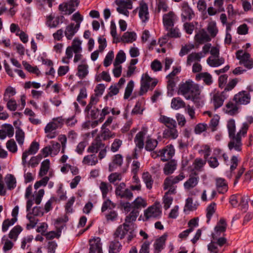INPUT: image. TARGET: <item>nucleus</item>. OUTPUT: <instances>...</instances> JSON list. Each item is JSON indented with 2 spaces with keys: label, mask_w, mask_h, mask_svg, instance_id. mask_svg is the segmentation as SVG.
Wrapping results in <instances>:
<instances>
[{
  "label": "nucleus",
  "mask_w": 253,
  "mask_h": 253,
  "mask_svg": "<svg viewBox=\"0 0 253 253\" xmlns=\"http://www.w3.org/2000/svg\"><path fill=\"white\" fill-rule=\"evenodd\" d=\"M177 93L183 95L186 99L191 100L197 106L200 105V90L198 85L192 81L189 80L185 83H181Z\"/></svg>",
  "instance_id": "1"
},
{
  "label": "nucleus",
  "mask_w": 253,
  "mask_h": 253,
  "mask_svg": "<svg viewBox=\"0 0 253 253\" xmlns=\"http://www.w3.org/2000/svg\"><path fill=\"white\" fill-rule=\"evenodd\" d=\"M107 148V147L100 139H95L88 147L87 152L95 154L99 152L98 157L99 160H102L106 155Z\"/></svg>",
  "instance_id": "2"
},
{
  "label": "nucleus",
  "mask_w": 253,
  "mask_h": 253,
  "mask_svg": "<svg viewBox=\"0 0 253 253\" xmlns=\"http://www.w3.org/2000/svg\"><path fill=\"white\" fill-rule=\"evenodd\" d=\"M152 79L147 74H143L140 82V88L138 92L139 96H142L146 93L148 89L153 90L156 86L158 81L156 80L152 81Z\"/></svg>",
  "instance_id": "3"
},
{
  "label": "nucleus",
  "mask_w": 253,
  "mask_h": 253,
  "mask_svg": "<svg viewBox=\"0 0 253 253\" xmlns=\"http://www.w3.org/2000/svg\"><path fill=\"white\" fill-rule=\"evenodd\" d=\"M126 187V184L124 182L118 184L115 189V194L117 197L130 201L133 198V193L130 189Z\"/></svg>",
  "instance_id": "4"
},
{
  "label": "nucleus",
  "mask_w": 253,
  "mask_h": 253,
  "mask_svg": "<svg viewBox=\"0 0 253 253\" xmlns=\"http://www.w3.org/2000/svg\"><path fill=\"white\" fill-rule=\"evenodd\" d=\"M242 133L239 131L236 135L232 136L230 138V141L228 144V147L230 150H234L237 152H241L242 149Z\"/></svg>",
  "instance_id": "5"
},
{
  "label": "nucleus",
  "mask_w": 253,
  "mask_h": 253,
  "mask_svg": "<svg viewBox=\"0 0 253 253\" xmlns=\"http://www.w3.org/2000/svg\"><path fill=\"white\" fill-rule=\"evenodd\" d=\"M80 3V0H70L68 2H64L59 5L58 9L65 15H70L75 11V7H77Z\"/></svg>",
  "instance_id": "6"
},
{
  "label": "nucleus",
  "mask_w": 253,
  "mask_h": 253,
  "mask_svg": "<svg viewBox=\"0 0 253 253\" xmlns=\"http://www.w3.org/2000/svg\"><path fill=\"white\" fill-rule=\"evenodd\" d=\"M161 214L162 211L159 203H155L144 211V216L146 220L151 218H159Z\"/></svg>",
  "instance_id": "7"
},
{
  "label": "nucleus",
  "mask_w": 253,
  "mask_h": 253,
  "mask_svg": "<svg viewBox=\"0 0 253 253\" xmlns=\"http://www.w3.org/2000/svg\"><path fill=\"white\" fill-rule=\"evenodd\" d=\"M181 18L182 21H190L195 17V13L192 9L190 7L187 1H183L181 4Z\"/></svg>",
  "instance_id": "8"
},
{
  "label": "nucleus",
  "mask_w": 253,
  "mask_h": 253,
  "mask_svg": "<svg viewBox=\"0 0 253 253\" xmlns=\"http://www.w3.org/2000/svg\"><path fill=\"white\" fill-rule=\"evenodd\" d=\"M161 160L167 162L170 160L175 154V149L172 144H169L159 150Z\"/></svg>",
  "instance_id": "9"
},
{
  "label": "nucleus",
  "mask_w": 253,
  "mask_h": 253,
  "mask_svg": "<svg viewBox=\"0 0 253 253\" xmlns=\"http://www.w3.org/2000/svg\"><path fill=\"white\" fill-rule=\"evenodd\" d=\"M177 20V17L173 11L165 14L163 16V22L166 30H168L169 28L173 27Z\"/></svg>",
  "instance_id": "10"
},
{
  "label": "nucleus",
  "mask_w": 253,
  "mask_h": 253,
  "mask_svg": "<svg viewBox=\"0 0 253 253\" xmlns=\"http://www.w3.org/2000/svg\"><path fill=\"white\" fill-rule=\"evenodd\" d=\"M228 96V95L225 94V91H222L220 93L217 92L213 95L212 100L215 110L222 106L224 100Z\"/></svg>",
  "instance_id": "11"
},
{
  "label": "nucleus",
  "mask_w": 253,
  "mask_h": 253,
  "mask_svg": "<svg viewBox=\"0 0 253 253\" xmlns=\"http://www.w3.org/2000/svg\"><path fill=\"white\" fill-rule=\"evenodd\" d=\"M250 95L245 91L239 92L235 95L233 98V101L239 105H246L250 101Z\"/></svg>",
  "instance_id": "12"
},
{
  "label": "nucleus",
  "mask_w": 253,
  "mask_h": 253,
  "mask_svg": "<svg viewBox=\"0 0 253 253\" xmlns=\"http://www.w3.org/2000/svg\"><path fill=\"white\" fill-rule=\"evenodd\" d=\"M185 178V175L183 172H181L179 174L175 177L169 176L167 177L164 181V189L167 190L170 186L178 183L180 181L183 180Z\"/></svg>",
  "instance_id": "13"
},
{
  "label": "nucleus",
  "mask_w": 253,
  "mask_h": 253,
  "mask_svg": "<svg viewBox=\"0 0 253 253\" xmlns=\"http://www.w3.org/2000/svg\"><path fill=\"white\" fill-rule=\"evenodd\" d=\"M199 177L196 171L192 172L188 179L184 183V188L189 190L195 187L198 183Z\"/></svg>",
  "instance_id": "14"
},
{
  "label": "nucleus",
  "mask_w": 253,
  "mask_h": 253,
  "mask_svg": "<svg viewBox=\"0 0 253 253\" xmlns=\"http://www.w3.org/2000/svg\"><path fill=\"white\" fill-rule=\"evenodd\" d=\"M227 228V223L225 219L221 218L217 222L214 227L215 233L212 234L213 239H215L217 237L219 236L221 233L225 232Z\"/></svg>",
  "instance_id": "15"
},
{
  "label": "nucleus",
  "mask_w": 253,
  "mask_h": 253,
  "mask_svg": "<svg viewBox=\"0 0 253 253\" xmlns=\"http://www.w3.org/2000/svg\"><path fill=\"white\" fill-rule=\"evenodd\" d=\"M129 227V224L126 223L119 225L114 233V238L115 239L118 238H120V239H124L128 231Z\"/></svg>",
  "instance_id": "16"
},
{
  "label": "nucleus",
  "mask_w": 253,
  "mask_h": 253,
  "mask_svg": "<svg viewBox=\"0 0 253 253\" xmlns=\"http://www.w3.org/2000/svg\"><path fill=\"white\" fill-rule=\"evenodd\" d=\"M89 246V253H95L96 252L97 253H103L99 238L90 240Z\"/></svg>",
  "instance_id": "17"
},
{
  "label": "nucleus",
  "mask_w": 253,
  "mask_h": 253,
  "mask_svg": "<svg viewBox=\"0 0 253 253\" xmlns=\"http://www.w3.org/2000/svg\"><path fill=\"white\" fill-rule=\"evenodd\" d=\"M195 40L198 43L202 44L205 42H210L211 38L206 30L204 29H202L195 36Z\"/></svg>",
  "instance_id": "18"
},
{
  "label": "nucleus",
  "mask_w": 253,
  "mask_h": 253,
  "mask_svg": "<svg viewBox=\"0 0 253 253\" xmlns=\"http://www.w3.org/2000/svg\"><path fill=\"white\" fill-rule=\"evenodd\" d=\"M215 184L216 190L218 193L224 194L228 191V184L224 178H217L215 180Z\"/></svg>",
  "instance_id": "19"
},
{
  "label": "nucleus",
  "mask_w": 253,
  "mask_h": 253,
  "mask_svg": "<svg viewBox=\"0 0 253 253\" xmlns=\"http://www.w3.org/2000/svg\"><path fill=\"white\" fill-rule=\"evenodd\" d=\"M158 121L160 123L164 124L167 128L177 127L176 121L174 119L166 116L161 115Z\"/></svg>",
  "instance_id": "20"
},
{
  "label": "nucleus",
  "mask_w": 253,
  "mask_h": 253,
  "mask_svg": "<svg viewBox=\"0 0 253 253\" xmlns=\"http://www.w3.org/2000/svg\"><path fill=\"white\" fill-rule=\"evenodd\" d=\"M167 238V235L164 234L156 239L154 244V253H160L162 250L164 249Z\"/></svg>",
  "instance_id": "21"
},
{
  "label": "nucleus",
  "mask_w": 253,
  "mask_h": 253,
  "mask_svg": "<svg viewBox=\"0 0 253 253\" xmlns=\"http://www.w3.org/2000/svg\"><path fill=\"white\" fill-rule=\"evenodd\" d=\"M177 127L166 128L163 132V137L167 139H176L178 136Z\"/></svg>",
  "instance_id": "22"
},
{
  "label": "nucleus",
  "mask_w": 253,
  "mask_h": 253,
  "mask_svg": "<svg viewBox=\"0 0 253 253\" xmlns=\"http://www.w3.org/2000/svg\"><path fill=\"white\" fill-rule=\"evenodd\" d=\"M139 16L143 22H145L148 20V7L146 3L142 2L140 4Z\"/></svg>",
  "instance_id": "23"
},
{
  "label": "nucleus",
  "mask_w": 253,
  "mask_h": 253,
  "mask_svg": "<svg viewBox=\"0 0 253 253\" xmlns=\"http://www.w3.org/2000/svg\"><path fill=\"white\" fill-rule=\"evenodd\" d=\"M145 135V131H140L136 134L134 138V141L136 147H137L139 150H141L144 147V139Z\"/></svg>",
  "instance_id": "24"
},
{
  "label": "nucleus",
  "mask_w": 253,
  "mask_h": 253,
  "mask_svg": "<svg viewBox=\"0 0 253 253\" xmlns=\"http://www.w3.org/2000/svg\"><path fill=\"white\" fill-rule=\"evenodd\" d=\"M64 18L63 16H57L55 18V20L53 21L51 24V22L54 19V16L52 15H50L47 17L46 24L50 28H55L60 23H63V20Z\"/></svg>",
  "instance_id": "25"
},
{
  "label": "nucleus",
  "mask_w": 253,
  "mask_h": 253,
  "mask_svg": "<svg viewBox=\"0 0 253 253\" xmlns=\"http://www.w3.org/2000/svg\"><path fill=\"white\" fill-rule=\"evenodd\" d=\"M98 158L95 154H91L84 157L82 163L87 166H95L98 163Z\"/></svg>",
  "instance_id": "26"
},
{
  "label": "nucleus",
  "mask_w": 253,
  "mask_h": 253,
  "mask_svg": "<svg viewBox=\"0 0 253 253\" xmlns=\"http://www.w3.org/2000/svg\"><path fill=\"white\" fill-rule=\"evenodd\" d=\"M238 105L236 102L233 103L232 101H229L226 105L227 108L226 113L230 116H234L238 113Z\"/></svg>",
  "instance_id": "27"
},
{
  "label": "nucleus",
  "mask_w": 253,
  "mask_h": 253,
  "mask_svg": "<svg viewBox=\"0 0 253 253\" xmlns=\"http://www.w3.org/2000/svg\"><path fill=\"white\" fill-rule=\"evenodd\" d=\"M123 158L121 154H116L114 156L112 160V163L109 164V169L110 171H113L114 166L121 167L123 164Z\"/></svg>",
  "instance_id": "28"
},
{
  "label": "nucleus",
  "mask_w": 253,
  "mask_h": 253,
  "mask_svg": "<svg viewBox=\"0 0 253 253\" xmlns=\"http://www.w3.org/2000/svg\"><path fill=\"white\" fill-rule=\"evenodd\" d=\"M201 79L207 85H211L212 83V77L208 72L200 73L196 76L197 81H200Z\"/></svg>",
  "instance_id": "29"
},
{
  "label": "nucleus",
  "mask_w": 253,
  "mask_h": 253,
  "mask_svg": "<svg viewBox=\"0 0 253 253\" xmlns=\"http://www.w3.org/2000/svg\"><path fill=\"white\" fill-rule=\"evenodd\" d=\"M5 183L7 189L11 190L16 186V180L14 176L11 174H7L5 177Z\"/></svg>",
  "instance_id": "30"
},
{
  "label": "nucleus",
  "mask_w": 253,
  "mask_h": 253,
  "mask_svg": "<svg viewBox=\"0 0 253 253\" xmlns=\"http://www.w3.org/2000/svg\"><path fill=\"white\" fill-rule=\"evenodd\" d=\"M176 168V163L174 160H171L165 164L164 168V172L166 175H169L173 172Z\"/></svg>",
  "instance_id": "31"
},
{
  "label": "nucleus",
  "mask_w": 253,
  "mask_h": 253,
  "mask_svg": "<svg viewBox=\"0 0 253 253\" xmlns=\"http://www.w3.org/2000/svg\"><path fill=\"white\" fill-rule=\"evenodd\" d=\"M158 144V141L156 139L148 137L145 141V149L147 151H153L157 146Z\"/></svg>",
  "instance_id": "32"
},
{
  "label": "nucleus",
  "mask_w": 253,
  "mask_h": 253,
  "mask_svg": "<svg viewBox=\"0 0 253 253\" xmlns=\"http://www.w3.org/2000/svg\"><path fill=\"white\" fill-rule=\"evenodd\" d=\"M136 34L135 32H125L121 39V41L125 43H131L136 40Z\"/></svg>",
  "instance_id": "33"
},
{
  "label": "nucleus",
  "mask_w": 253,
  "mask_h": 253,
  "mask_svg": "<svg viewBox=\"0 0 253 253\" xmlns=\"http://www.w3.org/2000/svg\"><path fill=\"white\" fill-rule=\"evenodd\" d=\"M185 107V103L180 97L172 98L171 102V107L175 110H178Z\"/></svg>",
  "instance_id": "34"
},
{
  "label": "nucleus",
  "mask_w": 253,
  "mask_h": 253,
  "mask_svg": "<svg viewBox=\"0 0 253 253\" xmlns=\"http://www.w3.org/2000/svg\"><path fill=\"white\" fill-rule=\"evenodd\" d=\"M77 31L74 28V23H71L66 26L65 35L68 40H71Z\"/></svg>",
  "instance_id": "35"
},
{
  "label": "nucleus",
  "mask_w": 253,
  "mask_h": 253,
  "mask_svg": "<svg viewBox=\"0 0 253 253\" xmlns=\"http://www.w3.org/2000/svg\"><path fill=\"white\" fill-rule=\"evenodd\" d=\"M142 179L146 184V188L151 189L154 183V180L152 177V175L148 171L144 172L142 174Z\"/></svg>",
  "instance_id": "36"
},
{
  "label": "nucleus",
  "mask_w": 253,
  "mask_h": 253,
  "mask_svg": "<svg viewBox=\"0 0 253 253\" xmlns=\"http://www.w3.org/2000/svg\"><path fill=\"white\" fill-rule=\"evenodd\" d=\"M203 57L202 53L201 52H192L191 54H189L187 57V65L188 66H190L191 63L194 61H200L201 60V58Z\"/></svg>",
  "instance_id": "37"
},
{
  "label": "nucleus",
  "mask_w": 253,
  "mask_h": 253,
  "mask_svg": "<svg viewBox=\"0 0 253 253\" xmlns=\"http://www.w3.org/2000/svg\"><path fill=\"white\" fill-rule=\"evenodd\" d=\"M206 160H203L201 158H196L193 164L194 169L192 170V172L195 171L194 170L198 171H202L204 166L206 164Z\"/></svg>",
  "instance_id": "38"
},
{
  "label": "nucleus",
  "mask_w": 253,
  "mask_h": 253,
  "mask_svg": "<svg viewBox=\"0 0 253 253\" xmlns=\"http://www.w3.org/2000/svg\"><path fill=\"white\" fill-rule=\"evenodd\" d=\"M146 206L147 203L146 201L141 197H139L136 198L132 203V209H136L137 210H139V209H141L142 208H145Z\"/></svg>",
  "instance_id": "39"
},
{
  "label": "nucleus",
  "mask_w": 253,
  "mask_h": 253,
  "mask_svg": "<svg viewBox=\"0 0 253 253\" xmlns=\"http://www.w3.org/2000/svg\"><path fill=\"white\" fill-rule=\"evenodd\" d=\"M88 65L87 64L79 65L78 67L77 75L81 79L84 78L88 73Z\"/></svg>",
  "instance_id": "40"
},
{
  "label": "nucleus",
  "mask_w": 253,
  "mask_h": 253,
  "mask_svg": "<svg viewBox=\"0 0 253 253\" xmlns=\"http://www.w3.org/2000/svg\"><path fill=\"white\" fill-rule=\"evenodd\" d=\"M122 248L120 243L116 239L112 241L109 246V253H118Z\"/></svg>",
  "instance_id": "41"
},
{
  "label": "nucleus",
  "mask_w": 253,
  "mask_h": 253,
  "mask_svg": "<svg viewBox=\"0 0 253 253\" xmlns=\"http://www.w3.org/2000/svg\"><path fill=\"white\" fill-rule=\"evenodd\" d=\"M236 57L238 59L240 60V64L242 65L245 62L250 59L251 55L248 52L243 53V50H238L236 53Z\"/></svg>",
  "instance_id": "42"
},
{
  "label": "nucleus",
  "mask_w": 253,
  "mask_h": 253,
  "mask_svg": "<svg viewBox=\"0 0 253 253\" xmlns=\"http://www.w3.org/2000/svg\"><path fill=\"white\" fill-rule=\"evenodd\" d=\"M247 122L243 124L242 126L239 131L242 133V135L244 136L247 132L250 125L253 124V117L247 116L246 118Z\"/></svg>",
  "instance_id": "43"
},
{
  "label": "nucleus",
  "mask_w": 253,
  "mask_h": 253,
  "mask_svg": "<svg viewBox=\"0 0 253 253\" xmlns=\"http://www.w3.org/2000/svg\"><path fill=\"white\" fill-rule=\"evenodd\" d=\"M99 188L101 191L103 198L106 199L109 192V189L112 190V186L111 184L102 181L100 184Z\"/></svg>",
  "instance_id": "44"
},
{
  "label": "nucleus",
  "mask_w": 253,
  "mask_h": 253,
  "mask_svg": "<svg viewBox=\"0 0 253 253\" xmlns=\"http://www.w3.org/2000/svg\"><path fill=\"white\" fill-rule=\"evenodd\" d=\"M50 165V161L48 159L44 160L42 163L41 168L39 171V175L40 176H43L47 173Z\"/></svg>",
  "instance_id": "45"
},
{
  "label": "nucleus",
  "mask_w": 253,
  "mask_h": 253,
  "mask_svg": "<svg viewBox=\"0 0 253 253\" xmlns=\"http://www.w3.org/2000/svg\"><path fill=\"white\" fill-rule=\"evenodd\" d=\"M240 201L238 206L240 207L241 211L245 212L248 209L250 199L248 196L245 195H240Z\"/></svg>",
  "instance_id": "46"
},
{
  "label": "nucleus",
  "mask_w": 253,
  "mask_h": 253,
  "mask_svg": "<svg viewBox=\"0 0 253 253\" xmlns=\"http://www.w3.org/2000/svg\"><path fill=\"white\" fill-rule=\"evenodd\" d=\"M23 229L19 225L14 226L10 231L8 237L11 239L16 240L19 234L22 232Z\"/></svg>",
  "instance_id": "47"
},
{
  "label": "nucleus",
  "mask_w": 253,
  "mask_h": 253,
  "mask_svg": "<svg viewBox=\"0 0 253 253\" xmlns=\"http://www.w3.org/2000/svg\"><path fill=\"white\" fill-rule=\"evenodd\" d=\"M15 138L19 145L22 146L23 144L25 138V133L20 127L16 128Z\"/></svg>",
  "instance_id": "48"
},
{
  "label": "nucleus",
  "mask_w": 253,
  "mask_h": 253,
  "mask_svg": "<svg viewBox=\"0 0 253 253\" xmlns=\"http://www.w3.org/2000/svg\"><path fill=\"white\" fill-rule=\"evenodd\" d=\"M227 127L228 128L229 137H231L232 136L236 135V126L235 122L233 119H230L228 120L227 124Z\"/></svg>",
  "instance_id": "49"
},
{
  "label": "nucleus",
  "mask_w": 253,
  "mask_h": 253,
  "mask_svg": "<svg viewBox=\"0 0 253 253\" xmlns=\"http://www.w3.org/2000/svg\"><path fill=\"white\" fill-rule=\"evenodd\" d=\"M207 31L211 38H214L218 31L215 22H210L208 25Z\"/></svg>",
  "instance_id": "50"
},
{
  "label": "nucleus",
  "mask_w": 253,
  "mask_h": 253,
  "mask_svg": "<svg viewBox=\"0 0 253 253\" xmlns=\"http://www.w3.org/2000/svg\"><path fill=\"white\" fill-rule=\"evenodd\" d=\"M139 210L132 209L130 213L126 216L125 223H130L131 221H135L139 215Z\"/></svg>",
  "instance_id": "51"
},
{
  "label": "nucleus",
  "mask_w": 253,
  "mask_h": 253,
  "mask_svg": "<svg viewBox=\"0 0 253 253\" xmlns=\"http://www.w3.org/2000/svg\"><path fill=\"white\" fill-rule=\"evenodd\" d=\"M144 102V99L142 98L138 100L135 104L134 107L131 111L132 114H142L144 109L142 108V104Z\"/></svg>",
  "instance_id": "52"
},
{
  "label": "nucleus",
  "mask_w": 253,
  "mask_h": 253,
  "mask_svg": "<svg viewBox=\"0 0 253 253\" xmlns=\"http://www.w3.org/2000/svg\"><path fill=\"white\" fill-rule=\"evenodd\" d=\"M126 54L123 50H120L117 53L116 58L114 63V65L117 66V65L123 63L126 60Z\"/></svg>",
  "instance_id": "53"
},
{
  "label": "nucleus",
  "mask_w": 253,
  "mask_h": 253,
  "mask_svg": "<svg viewBox=\"0 0 253 253\" xmlns=\"http://www.w3.org/2000/svg\"><path fill=\"white\" fill-rule=\"evenodd\" d=\"M215 203H211L207 208V214L206 217L207 218V222L209 223L211 220V219L215 211Z\"/></svg>",
  "instance_id": "54"
},
{
  "label": "nucleus",
  "mask_w": 253,
  "mask_h": 253,
  "mask_svg": "<svg viewBox=\"0 0 253 253\" xmlns=\"http://www.w3.org/2000/svg\"><path fill=\"white\" fill-rule=\"evenodd\" d=\"M81 42L77 38L74 39L72 45L69 46L71 47L74 53H80L82 51Z\"/></svg>",
  "instance_id": "55"
},
{
  "label": "nucleus",
  "mask_w": 253,
  "mask_h": 253,
  "mask_svg": "<svg viewBox=\"0 0 253 253\" xmlns=\"http://www.w3.org/2000/svg\"><path fill=\"white\" fill-rule=\"evenodd\" d=\"M157 9L158 13L160 12L161 10L166 12L168 10V6L165 0H156Z\"/></svg>",
  "instance_id": "56"
},
{
  "label": "nucleus",
  "mask_w": 253,
  "mask_h": 253,
  "mask_svg": "<svg viewBox=\"0 0 253 253\" xmlns=\"http://www.w3.org/2000/svg\"><path fill=\"white\" fill-rule=\"evenodd\" d=\"M22 64L25 69L28 72L36 74L37 76L39 75L40 72L37 66L33 67L25 61L22 62Z\"/></svg>",
  "instance_id": "57"
},
{
  "label": "nucleus",
  "mask_w": 253,
  "mask_h": 253,
  "mask_svg": "<svg viewBox=\"0 0 253 253\" xmlns=\"http://www.w3.org/2000/svg\"><path fill=\"white\" fill-rule=\"evenodd\" d=\"M116 207V204L113 203L110 199H106L103 203L101 207V212H104L107 209L112 210Z\"/></svg>",
  "instance_id": "58"
},
{
  "label": "nucleus",
  "mask_w": 253,
  "mask_h": 253,
  "mask_svg": "<svg viewBox=\"0 0 253 253\" xmlns=\"http://www.w3.org/2000/svg\"><path fill=\"white\" fill-rule=\"evenodd\" d=\"M134 87V82L132 80L130 81L127 84L125 89L124 98L125 99H128L131 95Z\"/></svg>",
  "instance_id": "59"
},
{
  "label": "nucleus",
  "mask_w": 253,
  "mask_h": 253,
  "mask_svg": "<svg viewBox=\"0 0 253 253\" xmlns=\"http://www.w3.org/2000/svg\"><path fill=\"white\" fill-rule=\"evenodd\" d=\"M207 62L211 67H218L224 63V59L221 57L218 59H211V58L209 57L207 59Z\"/></svg>",
  "instance_id": "60"
},
{
  "label": "nucleus",
  "mask_w": 253,
  "mask_h": 253,
  "mask_svg": "<svg viewBox=\"0 0 253 253\" xmlns=\"http://www.w3.org/2000/svg\"><path fill=\"white\" fill-rule=\"evenodd\" d=\"M39 143L36 141H33L31 144L28 150L24 152H27L28 155H33L36 154L39 149Z\"/></svg>",
  "instance_id": "61"
},
{
  "label": "nucleus",
  "mask_w": 253,
  "mask_h": 253,
  "mask_svg": "<svg viewBox=\"0 0 253 253\" xmlns=\"http://www.w3.org/2000/svg\"><path fill=\"white\" fill-rule=\"evenodd\" d=\"M105 218L107 221L114 222L117 220L118 214L117 211L111 210L105 214Z\"/></svg>",
  "instance_id": "62"
},
{
  "label": "nucleus",
  "mask_w": 253,
  "mask_h": 253,
  "mask_svg": "<svg viewBox=\"0 0 253 253\" xmlns=\"http://www.w3.org/2000/svg\"><path fill=\"white\" fill-rule=\"evenodd\" d=\"M6 146L8 151L13 153H15L17 151V145L13 139H10L8 140L6 142Z\"/></svg>",
  "instance_id": "63"
},
{
  "label": "nucleus",
  "mask_w": 253,
  "mask_h": 253,
  "mask_svg": "<svg viewBox=\"0 0 253 253\" xmlns=\"http://www.w3.org/2000/svg\"><path fill=\"white\" fill-rule=\"evenodd\" d=\"M15 93L16 91L14 88L11 86L7 87L4 93L3 100L7 101L10 97L14 96Z\"/></svg>",
  "instance_id": "64"
}]
</instances>
